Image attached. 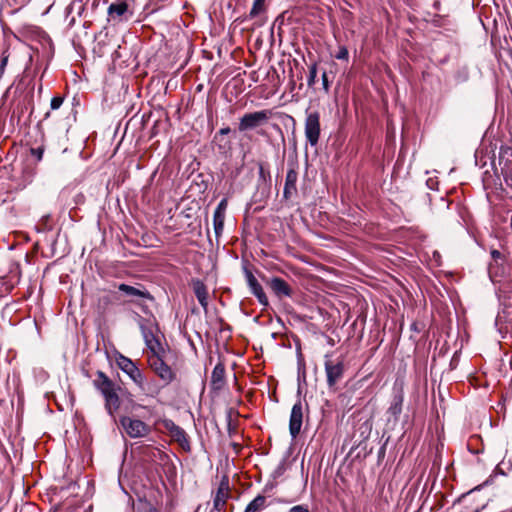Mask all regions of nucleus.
<instances>
[{
  "label": "nucleus",
  "mask_w": 512,
  "mask_h": 512,
  "mask_svg": "<svg viewBox=\"0 0 512 512\" xmlns=\"http://www.w3.org/2000/svg\"><path fill=\"white\" fill-rule=\"evenodd\" d=\"M94 386L102 393L105 399V408L109 415L114 417L115 412L120 407V399L118 396V389L114 382H112L103 372L98 371L96 378L93 381Z\"/></svg>",
  "instance_id": "nucleus-1"
},
{
  "label": "nucleus",
  "mask_w": 512,
  "mask_h": 512,
  "mask_svg": "<svg viewBox=\"0 0 512 512\" xmlns=\"http://www.w3.org/2000/svg\"><path fill=\"white\" fill-rule=\"evenodd\" d=\"M126 483L127 486L123 485V482H119V486L125 493H127L126 489L129 487L140 502H145L150 506V512H157L154 506L158 503L160 491L158 488L153 487V482H148L149 488L143 485V482Z\"/></svg>",
  "instance_id": "nucleus-2"
},
{
  "label": "nucleus",
  "mask_w": 512,
  "mask_h": 512,
  "mask_svg": "<svg viewBox=\"0 0 512 512\" xmlns=\"http://www.w3.org/2000/svg\"><path fill=\"white\" fill-rule=\"evenodd\" d=\"M167 351L148 356V364L151 370L160 378L164 385H169L176 380V372L167 364Z\"/></svg>",
  "instance_id": "nucleus-3"
},
{
  "label": "nucleus",
  "mask_w": 512,
  "mask_h": 512,
  "mask_svg": "<svg viewBox=\"0 0 512 512\" xmlns=\"http://www.w3.org/2000/svg\"><path fill=\"white\" fill-rule=\"evenodd\" d=\"M120 424L126 434L131 438H142L150 434L151 428L145 422L124 416L120 419Z\"/></svg>",
  "instance_id": "nucleus-4"
},
{
  "label": "nucleus",
  "mask_w": 512,
  "mask_h": 512,
  "mask_svg": "<svg viewBox=\"0 0 512 512\" xmlns=\"http://www.w3.org/2000/svg\"><path fill=\"white\" fill-rule=\"evenodd\" d=\"M271 112L268 110L256 111L245 114L239 122V130L246 131L256 128L266 123L270 118Z\"/></svg>",
  "instance_id": "nucleus-5"
},
{
  "label": "nucleus",
  "mask_w": 512,
  "mask_h": 512,
  "mask_svg": "<svg viewBox=\"0 0 512 512\" xmlns=\"http://www.w3.org/2000/svg\"><path fill=\"white\" fill-rule=\"evenodd\" d=\"M305 136L311 146H315L320 137V117L317 112L307 115L305 120Z\"/></svg>",
  "instance_id": "nucleus-6"
},
{
  "label": "nucleus",
  "mask_w": 512,
  "mask_h": 512,
  "mask_svg": "<svg viewBox=\"0 0 512 512\" xmlns=\"http://www.w3.org/2000/svg\"><path fill=\"white\" fill-rule=\"evenodd\" d=\"M325 371L327 376V384L330 389H335L337 383L342 379L344 366L342 362L334 363L327 360L325 362Z\"/></svg>",
  "instance_id": "nucleus-7"
},
{
  "label": "nucleus",
  "mask_w": 512,
  "mask_h": 512,
  "mask_svg": "<svg viewBox=\"0 0 512 512\" xmlns=\"http://www.w3.org/2000/svg\"><path fill=\"white\" fill-rule=\"evenodd\" d=\"M230 497L231 487L229 482H220L213 496V509L218 512L222 511Z\"/></svg>",
  "instance_id": "nucleus-8"
},
{
  "label": "nucleus",
  "mask_w": 512,
  "mask_h": 512,
  "mask_svg": "<svg viewBox=\"0 0 512 512\" xmlns=\"http://www.w3.org/2000/svg\"><path fill=\"white\" fill-rule=\"evenodd\" d=\"M303 422V406L300 401L295 403L291 410L289 431L293 438H295L301 430Z\"/></svg>",
  "instance_id": "nucleus-9"
},
{
  "label": "nucleus",
  "mask_w": 512,
  "mask_h": 512,
  "mask_svg": "<svg viewBox=\"0 0 512 512\" xmlns=\"http://www.w3.org/2000/svg\"><path fill=\"white\" fill-rule=\"evenodd\" d=\"M140 328L145 344L150 350V355H155L166 351V349L161 345L160 341L152 331L146 329L142 324L140 325Z\"/></svg>",
  "instance_id": "nucleus-10"
},
{
  "label": "nucleus",
  "mask_w": 512,
  "mask_h": 512,
  "mask_svg": "<svg viewBox=\"0 0 512 512\" xmlns=\"http://www.w3.org/2000/svg\"><path fill=\"white\" fill-rule=\"evenodd\" d=\"M118 289L119 291L123 292L127 297H129L130 301H136L140 298H152L148 291L127 284H120L118 286Z\"/></svg>",
  "instance_id": "nucleus-11"
},
{
  "label": "nucleus",
  "mask_w": 512,
  "mask_h": 512,
  "mask_svg": "<svg viewBox=\"0 0 512 512\" xmlns=\"http://www.w3.org/2000/svg\"><path fill=\"white\" fill-rule=\"evenodd\" d=\"M298 179V173L295 169L291 168L288 170L285 179L284 186V198L289 199L294 196L297 192L296 182Z\"/></svg>",
  "instance_id": "nucleus-12"
},
{
  "label": "nucleus",
  "mask_w": 512,
  "mask_h": 512,
  "mask_svg": "<svg viewBox=\"0 0 512 512\" xmlns=\"http://www.w3.org/2000/svg\"><path fill=\"white\" fill-rule=\"evenodd\" d=\"M270 288L278 297L291 295V288L289 287L287 282H285L283 279L279 277H274L271 279Z\"/></svg>",
  "instance_id": "nucleus-13"
},
{
  "label": "nucleus",
  "mask_w": 512,
  "mask_h": 512,
  "mask_svg": "<svg viewBox=\"0 0 512 512\" xmlns=\"http://www.w3.org/2000/svg\"><path fill=\"white\" fill-rule=\"evenodd\" d=\"M193 291L203 308L208 305V292L205 284L200 280L193 281Z\"/></svg>",
  "instance_id": "nucleus-14"
},
{
  "label": "nucleus",
  "mask_w": 512,
  "mask_h": 512,
  "mask_svg": "<svg viewBox=\"0 0 512 512\" xmlns=\"http://www.w3.org/2000/svg\"><path fill=\"white\" fill-rule=\"evenodd\" d=\"M127 9V3L119 0L109 6L108 14L112 19H121V17L127 12Z\"/></svg>",
  "instance_id": "nucleus-15"
},
{
  "label": "nucleus",
  "mask_w": 512,
  "mask_h": 512,
  "mask_svg": "<svg viewBox=\"0 0 512 512\" xmlns=\"http://www.w3.org/2000/svg\"><path fill=\"white\" fill-rule=\"evenodd\" d=\"M76 484H77V482H72L65 487H61L60 489H58V487H56V486L55 487L51 486L50 488H48V491L51 494V500L52 501L62 500L63 498L66 497V492L68 490L74 491Z\"/></svg>",
  "instance_id": "nucleus-16"
},
{
  "label": "nucleus",
  "mask_w": 512,
  "mask_h": 512,
  "mask_svg": "<svg viewBox=\"0 0 512 512\" xmlns=\"http://www.w3.org/2000/svg\"><path fill=\"white\" fill-rule=\"evenodd\" d=\"M170 437L173 441L177 442L183 450H190V444L187 439V435L181 427H178L175 431H173L172 434H170Z\"/></svg>",
  "instance_id": "nucleus-17"
},
{
  "label": "nucleus",
  "mask_w": 512,
  "mask_h": 512,
  "mask_svg": "<svg viewBox=\"0 0 512 512\" xmlns=\"http://www.w3.org/2000/svg\"><path fill=\"white\" fill-rule=\"evenodd\" d=\"M224 377H225V368L222 364H217L213 371L211 376L212 384L215 388L219 389L224 384Z\"/></svg>",
  "instance_id": "nucleus-18"
},
{
  "label": "nucleus",
  "mask_w": 512,
  "mask_h": 512,
  "mask_svg": "<svg viewBox=\"0 0 512 512\" xmlns=\"http://www.w3.org/2000/svg\"><path fill=\"white\" fill-rule=\"evenodd\" d=\"M265 502L266 498L258 495L247 505L244 512H260L265 507Z\"/></svg>",
  "instance_id": "nucleus-19"
},
{
  "label": "nucleus",
  "mask_w": 512,
  "mask_h": 512,
  "mask_svg": "<svg viewBox=\"0 0 512 512\" xmlns=\"http://www.w3.org/2000/svg\"><path fill=\"white\" fill-rule=\"evenodd\" d=\"M225 215L214 213L213 215V226L216 237L218 238L224 229Z\"/></svg>",
  "instance_id": "nucleus-20"
},
{
  "label": "nucleus",
  "mask_w": 512,
  "mask_h": 512,
  "mask_svg": "<svg viewBox=\"0 0 512 512\" xmlns=\"http://www.w3.org/2000/svg\"><path fill=\"white\" fill-rule=\"evenodd\" d=\"M250 289L262 305H268V298L259 282L255 286L250 287Z\"/></svg>",
  "instance_id": "nucleus-21"
},
{
  "label": "nucleus",
  "mask_w": 512,
  "mask_h": 512,
  "mask_svg": "<svg viewBox=\"0 0 512 512\" xmlns=\"http://www.w3.org/2000/svg\"><path fill=\"white\" fill-rule=\"evenodd\" d=\"M127 375L133 380L135 384L142 387L144 384V376L139 368L136 366L131 371L127 373Z\"/></svg>",
  "instance_id": "nucleus-22"
},
{
  "label": "nucleus",
  "mask_w": 512,
  "mask_h": 512,
  "mask_svg": "<svg viewBox=\"0 0 512 512\" xmlns=\"http://www.w3.org/2000/svg\"><path fill=\"white\" fill-rule=\"evenodd\" d=\"M118 365L120 369L126 374L136 367V365L125 356H120V358L118 359Z\"/></svg>",
  "instance_id": "nucleus-23"
},
{
  "label": "nucleus",
  "mask_w": 512,
  "mask_h": 512,
  "mask_svg": "<svg viewBox=\"0 0 512 512\" xmlns=\"http://www.w3.org/2000/svg\"><path fill=\"white\" fill-rule=\"evenodd\" d=\"M402 411V397H397L395 398L394 402L391 404L390 408H389V412L394 415V416H397L401 413Z\"/></svg>",
  "instance_id": "nucleus-24"
},
{
  "label": "nucleus",
  "mask_w": 512,
  "mask_h": 512,
  "mask_svg": "<svg viewBox=\"0 0 512 512\" xmlns=\"http://www.w3.org/2000/svg\"><path fill=\"white\" fill-rule=\"evenodd\" d=\"M264 1L265 0H254L252 9L250 11V16L255 17L259 13H261L264 10Z\"/></svg>",
  "instance_id": "nucleus-25"
},
{
  "label": "nucleus",
  "mask_w": 512,
  "mask_h": 512,
  "mask_svg": "<svg viewBox=\"0 0 512 512\" xmlns=\"http://www.w3.org/2000/svg\"><path fill=\"white\" fill-rule=\"evenodd\" d=\"M316 77H317V67H316V64H313L310 66V69H309V76H308V85L309 86H312L315 84Z\"/></svg>",
  "instance_id": "nucleus-26"
},
{
  "label": "nucleus",
  "mask_w": 512,
  "mask_h": 512,
  "mask_svg": "<svg viewBox=\"0 0 512 512\" xmlns=\"http://www.w3.org/2000/svg\"><path fill=\"white\" fill-rule=\"evenodd\" d=\"M162 425L164 429L170 434H172L173 431H175L179 426L176 425L172 420L165 419L162 421Z\"/></svg>",
  "instance_id": "nucleus-27"
},
{
  "label": "nucleus",
  "mask_w": 512,
  "mask_h": 512,
  "mask_svg": "<svg viewBox=\"0 0 512 512\" xmlns=\"http://www.w3.org/2000/svg\"><path fill=\"white\" fill-rule=\"evenodd\" d=\"M63 103V98L60 97V96H56V97H53L52 100H51V109L53 110H56L58 108H60V106L62 105Z\"/></svg>",
  "instance_id": "nucleus-28"
},
{
  "label": "nucleus",
  "mask_w": 512,
  "mask_h": 512,
  "mask_svg": "<svg viewBox=\"0 0 512 512\" xmlns=\"http://www.w3.org/2000/svg\"><path fill=\"white\" fill-rule=\"evenodd\" d=\"M226 208H227V200H226V199H223V200H221V202L218 204V206H217V208L215 209L214 213H219V214H223V215H225Z\"/></svg>",
  "instance_id": "nucleus-29"
},
{
  "label": "nucleus",
  "mask_w": 512,
  "mask_h": 512,
  "mask_svg": "<svg viewBox=\"0 0 512 512\" xmlns=\"http://www.w3.org/2000/svg\"><path fill=\"white\" fill-rule=\"evenodd\" d=\"M335 57L340 60H346L348 58V50L345 47H340Z\"/></svg>",
  "instance_id": "nucleus-30"
},
{
  "label": "nucleus",
  "mask_w": 512,
  "mask_h": 512,
  "mask_svg": "<svg viewBox=\"0 0 512 512\" xmlns=\"http://www.w3.org/2000/svg\"><path fill=\"white\" fill-rule=\"evenodd\" d=\"M246 278H247L249 287L255 286V284L258 283L257 279L252 274V272H250L248 270L246 271Z\"/></svg>",
  "instance_id": "nucleus-31"
},
{
  "label": "nucleus",
  "mask_w": 512,
  "mask_h": 512,
  "mask_svg": "<svg viewBox=\"0 0 512 512\" xmlns=\"http://www.w3.org/2000/svg\"><path fill=\"white\" fill-rule=\"evenodd\" d=\"M289 512H309L307 505H296L290 508Z\"/></svg>",
  "instance_id": "nucleus-32"
},
{
  "label": "nucleus",
  "mask_w": 512,
  "mask_h": 512,
  "mask_svg": "<svg viewBox=\"0 0 512 512\" xmlns=\"http://www.w3.org/2000/svg\"><path fill=\"white\" fill-rule=\"evenodd\" d=\"M322 81H323V86H324V89L327 91L328 88H329V84H328V79H327V74L326 72H324L322 74Z\"/></svg>",
  "instance_id": "nucleus-33"
},
{
  "label": "nucleus",
  "mask_w": 512,
  "mask_h": 512,
  "mask_svg": "<svg viewBox=\"0 0 512 512\" xmlns=\"http://www.w3.org/2000/svg\"><path fill=\"white\" fill-rule=\"evenodd\" d=\"M7 61H8V57L7 56L3 57L2 63L0 65V74H2L4 72V69L7 65Z\"/></svg>",
  "instance_id": "nucleus-34"
},
{
  "label": "nucleus",
  "mask_w": 512,
  "mask_h": 512,
  "mask_svg": "<svg viewBox=\"0 0 512 512\" xmlns=\"http://www.w3.org/2000/svg\"><path fill=\"white\" fill-rule=\"evenodd\" d=\"M487 483H488V482H484L483 484L476 486L475 488H473V489H471V490H470V493H471V492H475V491H480L481 489H483V488L485 487V485H486Z\"/></svg>",
  "instance_id": "nucleus-35"
},
{
  "label": "nucleus",
  "mask_w": 512,
  "mask_h": 512,
  "mask_svg": "<svg viewBox=\"0 0 512 512\" xmlns=\"http://www.w3.org/2000/svg\"><path fill=\"white\" fill-rule=\"evenodd\" d=\"M32 153L33 154H37L38 159L39 160L41 159V157H42V151L41 150H39V149H37V150L36 149H32Z\"/></svg>",
  "instance_id": "nucleus-36"
},
{
  "label": "nucleus",
  "mask_w": 512,
  "mask_h": 512,
  "mask_svg": "<svg viewBox=\"0 0 512 512\" xmlns=\"http://www.w3.org/2000/svg\"><path fill=\"white\" fill-rule=\"evenodd\" d=\"M228 132H229V128H223L220 130V133H222V134H226Z\"/></svg>",
  "instance_id": "nucleus-37"
},
{
  "label": "nucleus",
  "mask_w": 512,
  "mask_h": 512,
  "mask_svg": "<svg viewBox=\"0 0 512 512\" xmlns=\"http://www.w3.org/2000/svg\"><path fill=\"white\" fill-rule=\"evenodd\" d=\"M497 254H498V252L493 251V255H494V256H497Z\"/></svg>",
  "instance_id": "nucleus-38"
},
{
  "label": "nucleus",
  "mask_w": 512,
  "mask_h": 512,
  "mask_svg": "<svg viewBox=\"0 0 512 512\" xmlns=\"http://www.w3.org/2000/svg\"><path fill=\"white\" fill-rule=\"evenodd\" d=\"M497 254H498V252L493 251V255H494V256H497Z\"/></svg>",
  "instance_id": "nucleus-39"
}]
</instances>
